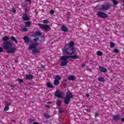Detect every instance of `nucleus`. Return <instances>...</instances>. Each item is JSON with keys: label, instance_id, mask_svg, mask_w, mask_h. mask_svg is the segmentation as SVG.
I'll list each match as a JSON object with an SVG mask.
<instances>
[{"label": "nucleus", "instance_id": "nucleus-1", "mask_svg": "<svg viewBox=\"0 0 124 124\" xmlns=\"http://www.w3.org/2000/svg\"><path fill=\"white\" fill-rule=\"evenodd\" d=\"M9 37L4 36L2 38L3 41H4L2 44L3 49L7 51V53L9 54H15L17 51L16 48L13 47L15 46V44L12 43L11 41H8Z\"/></svg>", "mask_w": 124, "mask_h": 124}, {"label": "nucleus", "instance_id": "nucleus-2", "mask_svg": "<svg viewBox=\"0 0 124 124\" xmlns=\"http://www.w3.org/2000/svg\"><path fill=\"white\" fill-rule=\"evenodd\" d=\"M74 43L71 41L69 44H65L62 51L64 55H74L76 53V49L74 48Z\"/></svg>", "mask_w": 124, "mask_h": 124}, {"label": "nucleus", "instance_id": "nucleus-3", "mask_svg": "<svg viewBox=\"0 0 124 124\" xmlns=\"http://www.w3.org/2000/svg\"><path fill=\"white\" fill-rule=\"evenodd\" d=\"M96 7H97L100 11H107V10H108V9H110V8L112 7V5H111V4H103L100 8H98V5H97Z\"/></svg>", "mask_w": 124, "mask_h": 124}, {"label": "nucleus", "instance_id": "nucleus-4", "mask_svg": "<svg viewBox=\"0 0 124 124\" xmlns=\"http://www.w3.org/2000/svg\"><path fill=\"white\" fill-rule=\"evenodd\" d=\"M67 59L69 58L66 55L63 56L60 58V60H61V61H63L61 63V66H65V65H67V63H68Z\"/></svg>", "mask_w": 124, "mask_h": 124}, {"label": "nucleus", "instance_id": "nucleus-5", "mask_svg": "<svg viewBox=\"0 0 124 124\" xmlns=\"http://www.w3.org/2000/svg\"><path fill=\"white\" fill-rule=\"evenodd\" d=\"M97 15L98 17L100 18H103V19H104L105 18H107L108 17V16L107 14H106L105 13L99 12L97 13Z\"/></svg>", "mask_w": 124, "mask_h": 124}, {"label": "nucleus", "instance_id": "nucleus-6", "mask_svg": "<svg viewBox=\"0 0 124 124\" xmlns=\"http://www.w3.org/2000/svg\"><path fill=\"white\" fill-rule=\"evenodd\" d=\"M62 94H63V93L61 92L60 90L56 91L55 93V96H57L58 98H62L63 97Z\"/></svg>", "mask_w": 124, "mask_h": 124}, {"label": "nucleus", "instance_id": "nucleus-7", "mask_svg": "<svg viewBox=\"0 0 124 124\" xmlns=\"http://www.w3.org/2000/svg\"><path fill=\"white\" fill-rule=\"evenodd\" d=\"M29 50H32V52L34 54H37V53H39V51H38V49H37V47H29Z\"/></svg>", "mask_w": 124, "mask_h": 124}, {"label": "nucleus", "instance_id": "nucleus-8", "mask_svg": "<svg viewBox=\"0 0 124 124\" xmlns=\"http://www.w3.org/2000/svg\"><path fill=\"white\" fill-rule=\"evenodd\" d=\"M113 120L117 122V121H120L121 120V115H115L113 116Z\"/></svg>", "mask_w": 124, "mask_h": 124}, {"label": "nucleus", "instance_id": "nucleus-9", "mask_svg": "<svg viewBox=\"0 0 124 124\" xmlns=\"http://www.w3.org/2000/svg\"><path fill=\"white\" fill-rule=\"evenodd\" d=\"M33 78H34V77H33V76H32V75H26L25 79H26V80H32V79H33Z\"/></svg>", "mask_w": 124, "mask_h": 124}, {"label": "nucleus", "instance_id": "nucleus-10", "mask_svg": "<svg viewBox=\"0 0 124 124\" xmlns=\"http://www.w3.org/2000/svg\"><path fill=\"white\" fill-rule=\"evenodd\" d=\"M68 58L73 59L74 60H77L78 59H79L80 57L78 55H70V56H67Z\"/></svg>", "mask_w": 124, "mask_h": 124}, {"label": "nucleus", "instance_id": "nucleus-11", "mask_svg": "<svg viewBox=\"0 0 124 124\" xmlns=\"http://www.w3.org/2000/svg\"><path fill=\"white\" fill-rule=\"evenodd\" d=\"M23 40H24L25 43H26V44H28V43H30V42H31V40H30V38L28 36L24 37Z\"/></svg>", "mask_w": 124, "mask_h": 124}, {"label": "nucleus", "instance_id": "nucleus-12", "mask_svg": "<svg viewBox=\"0 0 124 124\" xmlns=\"http://www.w3.org/2000/svg\"><path fill=\"white\" fill-rule=\"evenodd\" d=\"M99 69L100 71H101V72H103L104 73L107 72V69H106V68L103 67L102 66H99Z\"/></svg>", "mask_w": 124, "mask_h": 124}, {"label": "nucleus", "instance_id": "nucleus-13", "mask_svg": "<svg viewBox=\"0 0 124 124\" xmlns=\"http://www.w3.org/2000/svg\"><path fill=\"white\" fill-rule=\"evenodd\" d=\"M66 97H67L68 98H73V95L72 94V93L70 92H67V95Z\"/></svg>", "mask_w": 124, "mask_h": 124}, {"label": "nucleus", "instance_id": "nucleus-14", "mask_svg": "<svg viewBox=\"0 0 124 124\" xmlns=\"http://www.w3.org/2000/svg\"><path fill=\"white\" fill-rule=\"evenodd\" d=\"M22 19L24 21H30V17L26 14H24L22 16Z\"/></svg>", "mask_w": 124, "mask_h": 124}, {"label": "nucleus", "instance_id": "nucleus-15", "mask_svg": "<svg viewBox=\"0 0 124 124\" xmlns=\"http://www.w3.org/2000/svg\"><path fill=\"white\" fill-rule=\"evenodd\" d=\"M42 35V32L40 31H36V33L34 34V37H36V36H41Z\"/></svg>", "mask_w": 124, "mask_h": 124}, {"label": "nucleus", "instance_id": "nucleus-16", "mask_svg": "<svg viewBox=\"0 0 124 124\" xmlns=\"http://www.w3.org/2000/svg\"><path fill=\"white\" fill-rule=\"evenodd\" d=\"M70 102V98H67V97H65V100H64L65 104L68 105V104H69Z\"/></svg>", "mask_w": 124, "mask_h": 124}, {"label": "nucleus", "instance_id": "nucleus-17", "mask_svg": "<svg viewBox=\"0 0 124 124\" xmlns=\"http://www.w3.org/2000/svg\"><path fill=\"white\" fill-rule=\"evenodd\" d=\"M68 79L69 81H74L76 79V77H74V76H70L68 78Z\"/></svg>", "mask_w": 124, "mask_h": 124}, {"label": "nucleus", "instance_id": "nucleus-18", "mask_svg": "<svg viewBox=\"0 0 124 124\" xmlns=\"http://www.w3.org/2000/svg\"><path fill=\"white\" fill-rule=\"evenodd\" d=\"M11 40L14 42H15L16 44L18 43V41H17V39H16V38L14 36L11 37Z\"/></svg>", "mask_w": 124, "mask_h": 124}, {"label": "nucleus", "instance_id": "nucleus-19", "mask_svg": "<svg viewBox=\"0 0 124 124\" xmlns=\"http://www.w3.org/2000/svg\"><path fill=\"white\" fill-rule=\"evenodd\" d=\"M45 40V38L44 37V35H42V36H40L39 41L41 43H43Z\"/></svg>", "mask_w": 124, "mask_h": 124}, {"label": "nucleus", "instance_id": "nucleus-20", "mask_svg": "<svg viewBox=\"0 0 124 124\" xmlns=\"http://www.w3.org/2000/svg\"><path fill=\"white\" fill-rule=\"evenodd\" d=\"M50 26L47 24H45V28H44V30H45L46 31H49V30H50Z\"/></svg>", "mask_w": 124, "mask_h": 124}, {"label": "nucleus", "instance_id": "nucleus-21", "mask_svg": "<svg viewBox=\"0 0 124 124\" xmlns=\"http://www.w3.org/2000/svg\"><path fill=\"white\" fill-rule=\"evenodd\" d=\"M37 45H38V44L37 43L31 44L29 45V47H34V48H37Z\"/></svg>", "mask_w": 124, "mask_h": 124}, {"label": "nucleus", "instance_id": "nucleus-22", "mask_svg": "<svg viewBox=\"0 0 124 124\" xmlns=\"http://www.w3.org/2000/svg\"><path fill=\"white\" fill-rule=\"evenodd\" d=\"M46 86L47 88H50V89L54 88V86L53 85V84H52V83L50 82L46 83Z\"/></svg>", "mask_w": 124, "mask_h": 124}, {"label": "nucleus", "instance_id": "nucleus-23", "mask_svg": "<svg viewBox=\"0 0 124 124\" xmlns=\"http://www.w3.org/2000/svg\"><path fill=\"white\" fill-rule=\"evenodd\" d=\"M98 80L100 82H105V79L104 78H102V77H100L99 78H98Z\"/></svg>", "mask_w": 124, "mask_h": 124}, {"label": "nucleus", "instance_id": "nucleus-24", "mask_svg": "<svg viewBox=\"0 0 124 124\" xmlns=\"http://www.w3.org/2000/svg\"><path fill=\"white\" fill-rule=\"evenodd\" d=\"M11 88H12V90H16L17 89V86L15 84H12L11 85Z\"/></svg>", "mask_w": 124, "mask_h": 124}, {"label": "nucleus", "instance_id": "nucleus-25", "mask_svg": "<svg viewBox=\"0 0 124 124\" xmlns=\"http://www.w3.org/2000/svg\"><path fill=\"white\" fill-rule=\"evenodd\" d=\"M62 31L66 32L67 31V27L65 26H62Z\"/></svg>", "mask_w": 124, "mask_h": 124}, {"label": "nucleus", "instance_id": "nucleus-26", "mask_svg": "<svg viewBox=\"0 0 124 124\" xmlns=\"http://www.w3.org/2000/svg\"><path fill=\"white\" fill-rule=\"evenodd\" d=\"M25 25H26V27H30V26H31V22H30V21H26L25 22Z\"/></svg>", "mask_w": 124, "mask_h": 124}, {"label": "nucleus", "instance_id": "nucleus-27", "mask_svg": "<svg viewBox=\"0 0 124 124\" xmlns=\"http://www.w3.org/2000/svg\"><path fill=\"white\" fill-rule=\"evenodd\" d=\"M60 84V81L58 80H56L54 81V85L55 86H58Z\"/></svg>", "mask_w": 124, "mask_h": 124}, {"label": "nucleus", "instance_id": "nucleus-28", "mask_svg": "<svg viewBox=\"0 0 124 124\" xmlns=\"http://www.w3.org/2000/svg\"><path fill=\"white\" fill-rule=\"evenodd\" d=\"M38 25L39 26V27H40L41 29H44V28H45V24L39 23Z\"/></svg>", "mask_w": 124, "mask_h": 124}, {"label": "nucleus", "instance_id": "nucleus-29", "mask_svg": "<svg viewBox=\"0 0 124 124\" xmlns=\"http://www.w3.org/2000/svg\"><path fill=\"white\" fill-rule=\"evenodd\" d=\"M58 112L60 113V114H62V113L64 112L63 110H62V108H58Z\"/></svg>", "mask_w": 124, "mask_h": 124}, {"label": "nucleus", "instance_id": "nucleus-30", "mask_svg": "<svg viewBox=\"0 0 124 124\" xmlns=\"http://www.w3.org/2000/svg\"><path fill=\"white\" fill-rule=\"evenodd\" d=\"M44 117H46V119H50L51 118V116L47 113L44 114Z\"/></svg>", "mask_w": 124, "mask_h": 124}, {"label": "nucleus", "instance_id": "nucleus-31", "mask_svg": "<svg viewBox=\"0 0 124 124\" xmlns=\"http://www.w3.org/2000/svg\"><path fill=\"white\" fill-rule=\"evenodd\" d=\"M56 104L58 106H61V105H62V101L60 100H58L56 102Z\"/></svg>", "mask_w": 124, "mask_h": 124}, {"label": "nucleus", "instance_id": "nucleus-32", "mask_svg": "<svg viewBox=\"0 0 124 124\" xmlns=\"http://www.w3.org/2000/svg\"><path fill=\"white\" fill-rule=\"evenodd\" d=\"M5 111H8L9 110V106H8V104H6L5 108H4Z\"/></svg>", "mask_w": 124, "mask_h": 124}, {"label": "nucleus", "instance_id": "nucleus-33", "mask_svg": "<svg viewBox=\"0 0 124 124\" xmlns=\"http://www.w3.org/2000/svg\"><path fill=\"white\" fill-rule=\"evenodd\" d=\"M55 80H61L62 79V78H61V77H60L59 75H57V76H56L55 77Z\"/></svg>", "mask_w": 124, "mask_h": 124}, {"label": "nucleus", "instance_id": "nucleus-34", "mask_svg": "<svg viewBox=\"0 0 124 124\" xmlns=\"http://www.w3.org/2000/svg\"><path fill=\"white\" fill-rule=\"evenodd\" d=\"M17 81H18V82L20 84H21V83H24V80L20 79V78H18L17 79Z\"/></svg>", "mask_w": 124, "mask_h": 124}, {"label": "nucleus", "instance_id": "nucleus-35", "mask_svg": "<svg viewBox=\"0 0 124 124\" xmlns=\"http://www.w3.org/2000/svg\"><path fill=\"white\" fill-rule=\"evenodd\" d=\"M112 2H113V4H114V5H117V4L119 3V2L116 1L115 0H112Z\"/></svg>", "mask_w": 124, "mask_h": 124}, {"label": "nucleus", "instance_id": "nucleus-36", "mask_svg": "<svg viewBox=\"0 0 124 124\" xmlns=\"http://www.w3.org/2000/svg\"><path fill=\"white\" fill-rule=\"evenodd\" d=\"M115 44H114V43H113V42H111L110 43V47L111 48H114V47H115Z\"/></svg>", "mask_w": 124, "mask_h": 124}, {"label": "nucleus", "instance_id": "nucleus-37", "mask_svg": "<svg viewBox=\"0 0 124 124\" xmlns=\"http://www.w3.org/2000/svg\"><path fill=\"white\" fill-rule=\"evenodd\" d=\"M21 4H22V6H23V7H26V6H27L26 2H23L22 3H21Z\"/></svg>", "mask_w": 124, "mask_h": 124}, {"label": "nucleus", "instance_id": "nucleus-38", "mask_svg": "<svg viewBox=\"0 0 124 124\" xmlns=\"http://www.w3.org/2000/svg\"><path fill=\"white\" fill-rule=\"evenodd\" d=\"M43 23H44V24H48L49 23V21L46 19H45L43 21Z\"/></svg>", "mask_w": 124, "mask_h": 124}, {"label": "nucleus", "instance_id": "nucleus-39", "mask_svg": "<svg viewBox=\"0 0 124 124\" xmlns=\"http://www.w3.org/2000/svg\"><path fill=\"white\" fill-rule=\"evenodd\" d=\"M97 54L98 56H102V52L101 51H98Z\"/></svg>", "mask_w": 124, "mask_h": 124}, {"label": "nucleus", "instance_id": "nucleus-40", "mask_svg": "<svg viewBox=\"0 0 124 124\" xmlns=\"http://www.w3.org/2000/svg\"><path fill=\"white\" fill-rule=\"evenodd\" d=\"M34 41H35V42H36V41H37V40H39V37H36V38H35L34 39H33Z\"/></svg>", "mask_w": 124, "mask_h": 124}, {"label": "nucleus", "instance_id": "nucleus-41", "mask_svg": "<svg viewBox=\"0 0 124 124\" xmlns=\"http://www.w3.org/2000/svg\"><path fill=\"white\" fill-rule=\"evenodd\" d=\"M28 31V29L26 28H23L22 29V31Z\"/></svg>", "mask_w": 124, "mask_h": 124}, {"label": "nucleus", "instance_id": "nucleus-42", "mask_svg": "<svg viewBox=\"0 0 124 124\" xmlns=\"http://www.w3.org/2000/svg\"><path fill=\"white\" fill-rule=\"evenodd\" d=\"M120 51H119V50L117 49H114V53H119Z\"/></svg>", "mask_w": 124, "mask_h": 124}, {"label": "nucleus", "instance_id": "nucleus-43", "mask_svg": "<svg viewBox=\"0 0 124 124\" xmlns=\"http://www.w3.org/2000/svg\"><path fill=\"white\" fill-rule=\"evenodd\" d=\"M50 14L53 15L54 14V13H55V11H54V10H50Z\"/></svg>", "mask_w": 124, "mask_h": 124}, {"label": "nucleus", "instance_id": "nucleus-44", "mask_svg": "<svg viewBox=\"0 0 124 124\" xmlns=\"http://www.w3.org/2000/svg\"><path fill=\"white\" fill-rule=\"evenodd\" d=\"M63 86L64 88H66V87H67V84H66V83H64L63 84Z\"/></svg>", "mask_w": 124, "mask_h": 124}, {"label": "nucleus", "instance_id": "nucleus-45", "mask_svg": "<svg viewBox=\"0 0 124 124\" xmlns=\"http://www.w3.org/2000/svg\"><path fill=\"white\" fill-rule=\"evenodd\" d=\"M86 66V64L85 63H82L81 64V67H85Z\"/></svg>", "mask_w": 124, "mask_h": 124}, {"label": "nucleus", "instance_id": "nucleus-46", "mask_svg": "<svg viewBox=\"0 0 124 124\" xmlns=\"http://www.w3.org/2000/svg\"><path fill=\"white\" fill-rule=\"evenodd\" d=\"M3 48L2 47H0V53H1V52H3Z\"/></svg>", "mask_w": 124, "mask_h": 124}, {"label": "nucleus", "instance_id": "nucleus-47", "mask_svg": "<svg viewBox=\"0 0 124 124\" xmlns=\"http://www.w3.org/2000/svg\"><path fill=\"white\" fill-rule=\"evenodd\" d=\"M98 116V112H95V118H96Z\"/></svg>", "mask_w": 124, "mask_h": 124}, {"label": "nucleus", "instance_id": "nucleus-48", "mask_svg": "<svg viewBox=\"0 0 124 124\" xmlns=\"http://www.w3.org/2000/svg\"><path fill=\"white\" fill-rule=\"evenodd\" d=\"M25 13H28V12H29V10L27 9H25Z\"/></svg>", "mask_w": 124, "mask_h": 124}, {"label": "nucleus", "instance_id": "nucleus-49", "mask_svg": "<svg viewBox=\"0 0 124 124\" xmlns=\"http://www.w3.org/2000/svg\"><path fill=\"white\" fill-rule=\"evenodd\" d=\"M25 1H28V2H31V0H25Z\"/></svg>", "mask_w": 124, "mask_h": 124}, {"label": "nucleus", "instance_id": "nucleus-50", "mask_svg": "<svg viewBox=\"0 0 124 124\" xmlns=\"http://www.w3.org/2000/svg\"><path fill=\"white\" fill-rule=\"evenodd\" d=\"M12 11H13V12H14V13H15V12H16V10H15L14 9H12Z\"/></svg>", "mask_w": 124, "mask_h": 124}, {"label": "nucleus", "instance_id": "nucleus-51", "mask_svg": "<svg viewBox=\"0 0 124 124\" xmlns=\"http://www.w3.org/2000/svg\"><path fill=\"white\" fill-rule=\"evenodd\" d=\"M46 107H47V108H50V106H49V105H46Z\"/></svg>", "mask_w": 124, "mask_h": 124}, {"label": "nucleus", "instance_id": "nucleus-52", "mask_svg": "<svg viewBox=\"0 0 124 124\" xmlns=\"http://www.w3.org/2000/svg\"><path fill=\"white\" fill-rule=\"evenodd\" d=\"M121 121H122V122H123V123H124V118H122L121 119Z\"/></svg>", "mask_w": 124, "mask_h": 124}, {"label": "nucleus", "instance_id": "nucleus-53", "mask_svg": "<svg viewBox=\"0 0 124 124\" xmlns=\"http://www.w3.org/2000/svg\"><path fill=\"white\" fill-rule=\"evenodd\" d=\"M42 68H45V66H43V65H42Z\"/></svg>", "mask_w": 124, "mask_h": 124}, {"label": "nucleus", "instance_id": "nucleus-54", "mask_svg": "<svg viewBox=\"0 0 124 124\" xmlns=\"http://www.w3.org/2000/svg\"><path fill=\"white\" fill-rule=\"evenodd\" d=\"M86 96H87L88 97H89V96H90V95L87 94V95H86Z\"/></svg>", "mask_w": 124, "mask_h": 124}, {"label": "nucleus", "instance_id": "nucleus-55", "mask_svg": "<svg viewBox=\"0 0 124 124\" xmlns=\"http://www.w3.org/2000/svg\"><path fill=\"white\" fill-rule=\"evenodd\" d=\"M33 120H32V119H30V122H31H31H32Z\"/></svg>", "mask_w": 124, "mask_h": 124}, {"label": "nucleus", "instance_id": "nucleus-56", "mask_svg": "<svg viewBox=\"0 0 124 124\" xmlns=\"http://www.w3.org/2000/svg\"><path fill=\"white\" fill-rule=\"evenodd\" d=\"M16 62H18V61H16Z\"/></svg>", "mask_w": 124, "mask_h": 124}]
</instances>
